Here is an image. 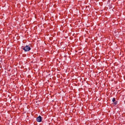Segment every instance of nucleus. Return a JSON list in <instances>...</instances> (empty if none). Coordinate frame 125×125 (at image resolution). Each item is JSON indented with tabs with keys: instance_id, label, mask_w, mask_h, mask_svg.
<instances>
[{
	"instance_id": "nucleus-1",
	"label": "nucleus",
	"mask_w": 125,
	"mask_h": 125,
	"mask_svg": "<svg viewBox=\"0 0 125 125\" xmlns=\"http://www.w3.org/2000/svg\"><path fill=\"white\" fill-rule=\"evenodd\" d=\"M21 49L23 50L25 52H27L29 51L31 48L29 46L26 45L25 47L22 46L21 47Z\"/></svg>"
},
{
	"instance_id": "nucleus-2",
	"label": "nucleus",
	"mask_w": 125,
	"mask_h": 125,
	"mask_svg": "<svg viewBox=\"0 0 125 125\" xmlns=\"http://www.w3.org/2000/svg\"><path fill=\"white\" fill-rule=\"evenodd\" d=\"M42 117L40 116H39L36 118V121L37 122H42Z\"/></svg>"
},
{
	"instance_id": "nucleus-3",
	"label": "nucleus",
	"mask_w": 125,
	"mask_h": 125,
	"mask_svg": "<svg viewBox=\"0 0 125 125\" xmlns=\"http://www.w3.org/2000/svg\"><path fill=\"white\" fill-rule=\"evenodd\" d=\"M113 102V103L112 104H113L115 106L117 104L118 101H116L115 102Z\"/></svg>"
},
{
	"instance_id": "nucleus-4",
	"label": "nucleus",
	"mask_w": 125,
	"mask_h": 125,
	"mask_svg": "<svg viewBox=\"0 0 125 125\" xmlns=\"http://www.w3.org/2000/svg\"><path fill=\"white\" fill-rule=\"evenodd\" d=\"M112 101L113 102H115V101H116V100H115V98H114L112 100Z\"/></svg>"
}]
</instances>
